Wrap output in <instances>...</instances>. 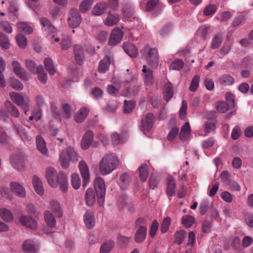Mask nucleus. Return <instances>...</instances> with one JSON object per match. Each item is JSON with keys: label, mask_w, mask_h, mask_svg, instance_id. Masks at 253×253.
Listing matches in <instances>:
<instances>
[{"label": "nucleus", "mask_w": 253, "mask_h": 253, "mask_svg": "<svg viewBox=\"0 0 253 253\" xmlns=\"http://www.w3.org/2000/svg\"><path fill=\"white\" fill-rule=\"evenodd\" d=\"M123 47L126 53L130 57H135L136 56L137 50L133 44L129 42L124 43Z\"/></svg>", "instance_id": "7c9ffc66"}, {"label": "nucleus", "mask_w": 253, "mask_h": 253, "mask_svg": "<svg viewBox=\"0 0 253 253\" xmlns=\"http://www.w3.org/2000/svg\"><path fill=\"white\" fill-rule=\"evenodd\" d=\"M130 178L127 173H123L119 178V184L122 189L126 188L129 185Z\"/></svg>", "instance_id": "4c0bfd02"}, {"label": "nucleus", "mask_w": 253, "mask_h": 253, "mask_svg": "<svg viewBox=\"0 0 253 253\" xmlns=\"http://www.w3.org/2000/svg\"><path fill=\"white\" fill-rule=\"evenodd\" d=\"M170 222L171 219L169 217L167 216L164 218L161 226V231L162 233H165L168 231Z\"/></svg>", "instance_id": "0e129e2a"}, {"label": "nucleus", "mask_w": 253, "mask_h": 253, "mask_svg": "<svg viewBox=\"0 0 253 253\" xmlns=\"http://www.w3.org/2000/svg\"><path fill=\"white\" fill-rule=\"evenodd\" d=\"M84 219L86 227L88 229L93 228L95 224V219L93 213L87 211L84 215Z\"/></svg>", "instance_id": "a211bd4d"}, {"label": "nucleus", "mask_w": 253, "mask_h": 253, "mask_svg": "<svg viewBox=\"0 0 253 253\" xmlns=\"http://www.w3.org/2000/svg\"><path fill=\"white\" fill-rule=\"evenodd\" d=\"M231 48V45L230 43H225L219 51V57L222 58L224 55L227 54Z\"/></svg>", "instance_id": "774afa93"}, {"label": "nucleus", "mask_w": 253, "mask_h": 253, "mask_svg": "<svg viewBox=\"0 0 253 253\" xmlns=\"http://www.w3.org/2000/svg\"><path fill=\"white\" fill-rule=\"evenodd\" d=\"M93 0H83L79 6V9L82 13H85L88 11L93 3Z\"/></svg>", "instance_id": "a19ab883"}, {"label": "nucleus", "mask_w": 253, "mask_h": 253, "mask_svg": "<svg viewBox=\"0 0 253 253\" xmlns=\"http://www.w3.org/2000/svg\"><path fill=\"white\" fill-rule=\"evenodd\" d=\"M17 26L20 32L25 34H30L33 32V27L26 22H18Z\"/></svg>", "instance_id": "c756f323"}, {"label": "nucleus", "mask_w": 253, "mask_h": 253, "mask_svg": "<svg viewBox=\"0 0 253 253\" xmlns=\"http://www.w3.org/2000/svg\"><path fill=\"white\" fill-rule=\"evenodd\" d=\"M166 182V194L169 197V200L171 201V197L175 195V180L172 177L169 176L167 179Z\"/></svg>", "instance_id": "f8f14e48"}, {"label": "nucleus", "mask_w": 253, "mask_h": 253, "mask_svg": "<svg viewBox=\"0 0 253 253\" xmlns=\"http://www.w3.org/2000/svg\"><path fill=\"white\" fill-rule=\"evenodd\" d=\"M16 42L20 48L25 49L27 45L26 38L22 34H18L16 37Z\"/></svg>", "instance_id": "8fccbe9b"}, {"label": "nucleus", "mask_w": 253, "mask_h": 253, "mask_svg": "<svg viewBox=\"0 0 253 253\" xmlns=\"http://www.w3.org/2000/svg\"><path fill=\"white\" fill-rule=\"evenodd\" d=\"M229 107L226 103L222 101H218L215 103V107L218 112L221 113L226 112Z\"/></svg>", "instance_id": "e2e57ef3"}, {"label": "nucleus", "mask_w": 253, "mask_h": 253, "mask_svg": "<svg viewBox=\"0 0 253 253\" xmlns=\"http://www.w3.org/2000/svg\"><path fill=\"white\" fill-rule=\"evenodd\" d=\"M0 45L3 48L8 49L10 43L7 36L0 32Z\"/></svg>", "instance_id": "de8ad7c7"}, {"label": "nucleus", "mask_w": 253, "mask_h": 253, "mask_svg": "<svg viewBox=\"0 0 253 253\" xmlns=\"http://www.w3.org/2000/svg\"><path fill=\"white\" fill-rule=\"evenodd\" d=\"M94 186L97 195L98 204L102 206L104 204L106 193V187L104 180L97 177L94 181Z\"/></svg>", "instance_id": "39448f33"}, {"label": "nucleus", "mask_w": 253, "mask_h": 253, "mask_svg": "<svg viewBox=\"0 0 253 253\" xmlns=\"http://www.w3.org/2000/svg\"><path fill=\"white\" fill-rule=\"evenodd\" d=\"M210 27L206 25H202L197 30L196 32L197 35L205 40L206 39Z\"/></svg>", "instance_id": "603ef678"}, {"label": "nucleus", "mask_w": 253, "mask_h": 253, "mask_svg": "<svg viewBox=\"0 0 253 253\" xmlns=\"http://www.w3.org/2000/svg\"><path fill=\"white\" fill-rule=\"evenodd\" d=\"M235 82L234 78L228 74L221 75L219 78V84L223 86L232 85Z\"/></svg>", "instance_id": "b1692460"}, {"label": "nucleus", "mask_w": 253, "mask_h": 253, "mask_svg": "<svg viewBox=\"0 0 253 253\" xmlns=\"http://www.w3.org/2000/svg\"><path fill=\"white\" fill-rule=\"evenodd\" d=\"M114 243L113 241H109L104 243L100 247V253H108L113 249Z\"/></svg>", "instance_id": "09e8293b"}, {"label": "nucleus", "mask_w": 253, "mask_h": 253, "mask_svg": "<svg viewBox=\"0 0 253 253\" xmlns=\"http://www.w3.org/2000/svg\"><path fill=\"white\" fill-rule=\"evenodd\" d=\"M0 216L3 220L7 222L11 221L13 219L12 212L9 210L5 208L0 210Z\"/></svg>", "instance_id": "58836bf2"}, {"label": "nucleus", "mask_w": 253, "mask_h": 253, "mask_svg": "<svg viewBox=\"0 0 253 253\" xmlns=\"http://www.w3.org/2000/svg\"><path fill=\"white\" fill-rule=\"evenodd\" d=\"M74 54L76 61L79 64H83L84 60V49L80 45L76 44L74 46Z\"/></svg>", "instance_id": "aec40b11"}, {"label": "nucleus", "mask_w": 253, "mask_h": 253, "mask_svg": "<svg viewBox=\"0 0 253 253\" xmlns=\"http://www.w3.org/2000/svg\"><path fill=\"white\" fill-rule=\"evenodd\" d=\"M154 122V117L153 114L148 113L141 123V128L145 134L148 132L152 128Z\"/></svg>", "instance_id": "6e6552de"}, {"label": "nucleus", "mask_w": 253, "mask_h": 253, "mask_svg": "<svg viewBox=\"0 0 253 253\" xmlns=\"http://www.w3.org/2000/svg\"><path fill=\"white\" fill-rule=\"evenodd\" d=\"M36 143L38 150L42 154H45L47 152L46 143L43 138L38 135L36 137Z\"/></svg>", "instance_id": "72a5a7b5"}, {"label": "nucleus", "mask_w": 253, "mask_h": 253, "mask_svg": "<svg viewBox=\"0 0 253 253\" xmlns=\"http://www.w3.org/2000/svg\"><path fill=\"white\" fill-rule=\"evenodd\" d=\"M135 103L134 101H126L124 102V111L126 113H129L134 108Z\"/></svg>", "instance_id": "13d9d810"}, {"label": "nucleus", "mask_w": 253, "mask_h": 253, "mask_svg": "<svg viewBox=\"0 0 253 253\" xmlns=\"http://www.w3.org/2000/svg\"><path fill=\"white\" fill-rule=\"evenodd\" d=\"M20 221L21 223L27 228L35 229L37 227L36 221L31 216L27 215L22 216Z\"/></svg>", "instance_id": "dca6fc26"}, {"label": "nucleus", "mask_w": 253, "mask_h": 253, "mask_svg": "<svg viewBox=\"0 0 253 253\" xmlns=\"http://www.w3.org/2000/svg\"><path fill=\"white\" fill-rule=\"evenodd\" d=\"M25 65L27 70L31 73L35 74L39 66H37L34 61L32 60H26Z\"/></svg>", "instance_id": "a18cd8bd"}, {"label": "nucleus", "mask_w": 253, "mask_h": 253, "mask_svg": "<svg viewBox=\"0 0 253 253\" xmlns=\"http://www.w3.org/2000/svg\"><path fill=\"white\" fill-rule=\"evenodd\" d=\"M13 70L16 75L20 78L28 81L30 79V77L27 73L23 70L20 64L16 61H13L12 63Z\"/></svg>", "instance_id": "4468645a"}, {"label": "nucleus", "mask_w": 253, "mask_h": 253, "mask_svg": "<svg viewBox=\"0 0 253 253\" xmlns=\"http://www.w3.org/2000/svg\"><path fill=\"white\" fill-rule=\"evenodd\" d=\"M119 21V17L118 14H112L109 13L105 21V24L108 26H112L116 24Z\"/></svg>", "instance_id": "ea45409f"}, {"label": "nucleus", "mask_w": 253, "mask_h": 253, "mask_svg": "<svg viewBox=\"0 0 253 253\" xmlns=\"http://www.w3.org/2000/svg\"><path fill=\"white\" fill-rule=\"evenodd\" d=\"M10 187L12 192L16 196L21 198H24L26 196L25 189L21 184L16 182H12L10 184Z\"/></svg>", "instance_id": "ddd939ff"}, {"label": "nucleus", "mask_w": 253, "mask_h": 253, "mask_svg": "<svg viewBox=\"0 0 253 253\" xmlns=\"http://www.w3.org/2000/svg\"><path fill=\"white\" fill-rule=\"evenodd\" d=\"M142 72L143 73L145 84L148 85L152 84L154 82V78L152 69L147 68L146 65H144L143 66Z\"/></svg>", "instance_id": "412c9836"}, {"label": "nucleus", "mask_w": 253, "mask_h": 253, "mask_svg": "<svg viewBox=\"0 0 253 253\" xmlns=\"http://www.w3.org/2000/svg\"><path fill=\"white\" fill-rule=\"evenodd\" d=\"M186 236V233L183 230L178 231L175 234L174 243L179 245L182 243Z\"/></svg>", "instance_id": "052dcab7"}, {"label": "nucleus", "mask_w": 253, "mask_h": 253, "mask_svg": "<svg viewBox=\"0 0 253 253\" xmlns=\"http://www.w3.org/2000/svg\"><path fill=\"white\" fill-rule=\"evenodd\" d=\"M45 176L48 184L53 188L60 186V190L66 192L68 188V182L66 175L62 172L57 173L52 167H48L45 170Z\"/></svg>", "instance_id": "f257e3e1"}, {"label": "nucleus", "mask_w": 253, "mask_h": 253, "mask_svg": "<svg viewBox=\"0 0 253 253\" xmlns=\"http://www.w3.org/2000/svg\"><path fill=\"white\" fill-rule=\"evenodd\" d=\"M139 176L142 181H145L148 176V168L147 165L143 164L139 168Z\"/></svg>", "instance_id": "49530a36"}, {"label": "nucleus", "mask_w": 253, "mask_h": 253, "mask_svg": "<svg viewBox=\"0 0 253 253\" xmlns=\"http://www.w3.org/2000/svg\"><path fill=\"white\" fill-rule=\"evenodd\" d=\"M9 96L11 101L20 107L25 104L27 101H31L28 96H24L22 93L14 91L10 92Z\"/></svg>", "instance_id": "0eeeda50"}, {"label": "nucleus", "mask_w": 253, "mask_h": 253, "mask_svg": "<svg viewBox=\"0 0 253 253\" xmlns=\"http://www.w3.org/2000/svg\"><path fill=\"white\" fill-rule=\"evenodd\" d=\"M44 65L46 70L50 75H53L55 73L56 70L53 65V61L51 59L46 58L44 61Z\"/></svg>", "instance_id": "79ce46f5"}, {"label": "nucleus", "mask_w": 253, "mask_h": 253, "mask_svg": "<svg viewBox=\"0 0 253 253\" xmlns=\"http://www.w3.org/2000/svg\"><path fill=\"white\" fill-rule=\"evenodd\" d=\"M89 113L87 107H82L76 113L75 120L77 123H82L86 119Z\"/></svg>", "instance_id": "5701e85b"}, {"label": "nucleus", "mask_w": 253, "mask_h": 253, "mask_svg": "<svg viewBox=\"0 0 253 253\" xmlns=\"http://www.w3.org/2000/svg\"><path fill=\"white\" fill-rule=\"evenodd\" d=\"M223 40V36L220 33L215 34L212 38L211 43V48L216 49L220 47Z\"/></svg>", "instance_id": "393cba45"}, {"label": "nucleus", "mask_w": 253, "mask_h": 253, "mask_svg": "<svg viewBox=\"0 0 253 253\" xmlns=\"http://www.w3.org/2000/svg\"><path fill=\"white\" fill-rule=\"evenodd\" d=\"M191 132V128L188 122H186L181 127L179 133L180 140L185 141L189 136Z\"/></svg>", "instance_id": "473e14b6"}, {"label": "nucleus", "mask_w": 253, "mask_h": 253, "mask_svg": "<svg viewBox=\"0 0 253 253\" xmlns=\"http://www.w3.org/2000/svg\"><path fill=\"white\" fill-rule=\"evenodd\" d=\"M107 5L105 2L97 3L93 8L92 13L96 16H100L103 14L106 10Z\"/></svg>", "instance_id": "cd10ccee"}, {"label": "nucleus", "mask_w": 253, "mask_h": 253, "mask_svg": "<svg viewBox=\"0 0 253 253\" xmlns=\"http://www.w3.org/2000/svg\"><path fill=\"white\" fill-rule=\"evenodd\" d=\"M93 139V133L90 130L87 131L82 138L81 146L83 149H86L91 144Z\"/></svg>", "instance_id": "2eb2a0df"}, {"label": "nucleus", "mask_w": 253, "mask_h": 253, "mask_svg": "<svg viewBox=\"0 0 253 253\" xmlns=\"http://www.w3.org/2000/svg\"><path fill=\"white\" fill-rule=\"evenodd\" d=\"M40 21L44 28V30L50 34L55 33L56 30L55 28L52 26L50 22L46 18L42 17L40 19Z\"/></svg>", "instance_id": "2f4dec72"}, {"label": "nucleus", "mask_w": 253, "mask_h": 253, "mask_svg": "<svg viewBox=\"0 0 253 253\" xmlns=\"http://www.w3.org/2000/svg\"><path fill=\"white\" fill-rule=\"evenodd\" d=\"M173 25L171 23H168L160 31V35L165 37L170 34L173 30Z\"/></svg>", "instance_id": "680f3d73"}, {"label": "nucleus", "mask_w": 253, "mask_h": 253, "mask_svg": "<svg viewBox=\"0 0 253 253\" xmlns=\"http://www.w3.org/2000/svg\"><path fill=\"white\" fill-rule=\"evenodd\" d=\"M123 36V32L120 29H115L110 35L109 40V44L116 45L121 41Z\"/></svg>", "instance_id": "9b49d317"}, {"label": "nucleus", "mask_w": 253, "mask_h": 253, "mask_svg": "<svg viewBox=\"0 0 253 253\" xmlns=\"http://www.w3.org/2000/svg\"><path fill=\"white\" fill-rule=\"evenodd\" d=\"M113 57L112 54L109 52L104 58L102 60L98 65V72L100 73H105L109 69L110 64L113 63Z\"/></svg>", "instance_id": "9d476101"}, {"label": "nucleus", "mask_w": 253, "mask_h": 253, "mask_svg": "<svg viewBox=\"0 0 253 253\" xmlns=\"http://www.w3.org/2000/svg\"><path fill=\"white\" fill-rule=\"evenodd\" d=\"M5 68V64L3 59L0 57V86L4 87L6 85V83L2 74Z\"/></svg>", "instance_id": "c03bdc74"}, {"label": "nucleus", "mask_w": 253, "mask_h": 253, "mask_svg": "<svg viewBox=\"0 0 253 253\" xmlns=\"http://www.w3.org/2000/svg\"><path fill=\"white\" fill-rule=\"evenodd\" d=\"M15 129L17 134L22 140L29 141L31 140V137L28 135L27 132L25 131V129L22 126L19 125H15Z\"/></svg>", "instance_id": "c85d7f7f"}, {"label": "nucleus", "mask_w": 253, "mask_h": 253, "mask_svg": "<svg viewBox=\"0 0 253 253\" xmlns=\"http://www.w3.org/2000/svg\"><path fill=\"white\" fill-rule=\"evenodd\" d=\"M32 182L36 192L41 196L43 195L44 189L41 179L35 175L33 177Z\"/></svg>", "instance_id": "f3484780"}, {"label": "nucleus", "mask_w": 253, "mask_h": 253, "mask_svg": "<svg viewBox=\"0 0 253 253\" xmlns=\"http://www.w3.org/2000/svg\"><path fill=\"white\" fill-rule=\"evenodd\" d=\"M4 105L11 115L15 118H18L20 112L18 109L9 101H6Z\"/></svg>", "instance_id": "f704fd0d"}, {"label": "nucleus", "mask_w": 253, "mask_h": 253, "mask_svg": "<svg viewBox=\"0 0 253 253\" xmlns=\"http://www.w3.org/2000/svg\"><path fill=\"white\" fill-rule=\"evenodd\" d=\"M195 222V218L191 215H186L182 217V223L186 228L190 227Z\"/></svg>", "instance_id": "3c124183"}, {"label": "nucleus", "mask_w": 253, "mask_h": 253, "mask_svg": "<svg viewBox=\"0 0 253 253\" xmlns=\"http://www.w3.org/2000/svg\"><path fill=\"white\" fill-rule=\"evenodd\" d=\"M68 24L70 27L75 28L80 26L82 18L77 9L71 8L68 12Z\"/></svg>", "instance_id": "423d86ee"}, {"label": "nucleus", "mask_w": 253, "mask_h": 253, "mask_svg": "<svg viewBox=\"0 0 253 253\" xmlns=\"http://www.w3.org/2000/svg\"><path fill=\"white\" fill-rule=\"evenodd\" d=\"M217 7L214 4H209L205 7L203 11L205 16L212 15L216 11Z\"/></svg>", "instance_id": "6e6d98bb"}, {"label": "nucleus", "mask_w": 253, "mask_h": 253, "mask_svg": "<svg viewBox=\"0 0 253 253\" xmlns=\"http://www.w3.org/2000/svg\"><path fill=\"white\" fill-rule=\"evenodd\" d=\"M118 161L117 158L112 154L103 156L99 164L100 171L103 175L111 173L117 167Z\"/></svg>", "instance_id": "f03ea898"}, {"label": "nucleus", "mask_w": 253, "mask_h": 253, "mask_svg": "<svg viewBox=\"0 0 253 253\" xmlns=\"http://www.w3.org/2000/svg\"><path fill=\"white\" fill-rule=\"evenodd\" d=\"M200 77L198 75L195 76L191 82L189 87L191 91L194 92L196 90L199 85Z\"/></svg>", "instance_id": "69168bd1"}, {"label": "nucleus", "mask_w": 253, "mask_h": 253, "mask_svg": "<svg viewBox=\"0 0 253 253\" xmlns=\"http://www.w3.org/2000/svg\"><path fill=\"white\" fill-rule=\"evenodd\" d=\"M183 65L184 63L181 59H176L171 63L170 69L175 70H179L182 69Z\"/></svg>", "instance_id": "338daca9"}, {"label": "nucleus", "mask_w": 253, "mask_h": 253, "mask_svg": "<svg viewBox=\"0 0 253 253\" xmlns=\"http://www.w3.org/2000/svg\"><path fill=\"white\" fill-rule=\"evenodd\" d=\"M71 184L75 189H78L81 185V179L78 174L74 173L71 176Z\"/></svg>", "instance_id": "864d4df0"}, {"label": "nucleus", "mask_w": 253, "mask_h": 253, "mask_svg": "<svg viewBox=\"0 0 253 253\" xmlns=\"http://www.w3.org/2000/svg\"><path fill=\"white\" fill-rule=\"evenodd\" d=\"M9 84L12 88L15 90H21L23 88L22 84L16 79L10 78Z\"/></svg>", "instance_id": "bf43d9fd"}, {"label": "nucleus", "mask_w": 253, "mask_h": 253, "mask_svg": "<svg viewBox=\"0 0 253 253\" xmlns=\"http://www.w3.org/2000/svg\"><path fill=\"white\" fill-rule=\"evenodd\" d=\"M173 94V89L172 84L170 82L166 83L164 88V97L168 102Z\"/></svg>", "instance_id": "bb28decb"}, {"label": "nucleus", "mask_w": 253, "mask_h": 253, "mask_svg": "<svg viewBox=\"0 0 253 253\" xmlns=\"http://www.w3.org/2000/svg\"><path fill=\"white\" fill-rule=\"evenodd\" d=\"M10 161L13 167L18 170L21 171L24 169L23 160L20 156L13 155L10 157Z\"/></svg>", "instance_id": "6ab92c4d"}, {"label": "nucleus", "mask_w": 253, "mask_h": 253, "mask_svg": "<svg viewBox=\"0 0 253 253\" xmlns=\"http://www.w3.org/2000/svg\"><path fill=\"white\" fill-rule=\"evenodd\" d=\"M147 229L138 228L134 235L135 241L137 243L143 242L146 239Z\"/></svg>", "instance_id": "a878e982"}, {"label": "nucleus", "mask_w": 253, "mask_h": 253, "mask_svg": "<svg viewBox=\"0 0 253 253\" xmlns=\"http://www.w3.org/2000/svg\"><path fill=\"white\" fill-rule=\"evenodd\" d=\"M22 250L25 253H37L38 249L32 241H25L22 245Z\"/></svg>", "instance_id": "4be33fe9"}, {"label": "nucleus", "mask_w": 253, "mask_h": 253, "mask_svg": "<svg viewBox=\"0 0 253 253\" xmlns=\"http://www.w3.org/2000/svg\"><path fill=\"white\" fill-rule=\"evenodd\" d=\"M44 219L47 225L51 228H54L56 226V220L52 213L46 211L44 212Z\"/></svg>", "instance_id": "e433bc0d"}, {"label": "nucleus", "mask_w": 253, "mask_h": 253, "mask_svg": "<svg viewBox=\"0 0 253 253\" xmlns=\"http://www.w3.org/2000/svg\"><path fill=\"white\" fill-rule=\"evenodd\" d=\"M85 199L88 206H92L95 200V194L92 189L88 188L85 193Z\"/></svg>", "instance_id": "c9c22d12"}, {"label": "nucleus", "mask_w": 253, "mask_h": 253, "mask_svg": "<svg viewBox=\"0 0 253 253\" xmlns=\"http://www.w3.org/2000/svg\"><path fill=\"white\" fill-rule=\"evenodd\" d=\"M143 52L145 53L146 58L148 64L152 69L156 68L158 65L159 55L156 48H151L150 46H145L143 49Z\"/></svg>", "instance_id": "20e7f679"}, {"label": "nucleus", "mask_w": 253, "mask_h": 253, "mask_svg": "<svg viewBox=\"0 0 253 253\" xmlns=\"http://www.w3.org/2000/svg\"><path fill=\"white\" fill-rule=\"evenodd\" d=\"M138 92V88L137 86H134L131 87L123 92V95L127 97H133L136 95Z\"/></svg>", "instance_id": "4d7b16f0"}, {"label": "nucleus", "mask_w": 253, "mask_h": 253, "mask_svg": "<svg viewBox=\"0 0 253 253\" xmlns=\"http://www.w3.org/2000/svg\"><path fill=\"white\" fill-rule=\"evenodd\" d=\"M79 169L84 179L83 186L86 187L90 181V173L87 164L84 161H81L79 164Z\"/></svg>", "instance_id": "1a4fd4ad"}, {"label": "nucleus", "mask_w": 253, "mask_h": 253, "mask_svg": "<svg viewBox=\"0 0 253 253\" xmlns=\"http://www.w3.org/2000/svg\"><path fill=\"white\" fill-rule=\"evenodd\" d=\"M50 209L53 211V212L59 217L62 215V212L59 204L54 201H51L50 203Z\"/></svg>", "instance_id": "5fc2aeb1"}, {"label": "nucleus", "mask_w": 253, "mask_h": 253, "mask_svg": "<svg viewBox=\"0 0 253 253\" xmlns=\"http://www.w3.org/2000/svg\"><path fill=\"white\" fill-rule=\"evenodd\" d=\"M60 160L62 167L65 169L67 168L70 161H77V153L73 147H68L65 151L61 152L60 155Z\"/></svg>", "instance_id": "7ed1b4c3"}, {"label": "nucleus", "mask_w": 253, "mask_h": 253, "mask_svg": "<svg viewBox=\"0 0 253 253\" xmlns=\"http://www.w3.org/2000/svg\"><path fill=\"white\" fill-rule=\"evenodd\" d=\"M38 75V78L39 81L42 84H45L47 81V76L42 66L40 65L37 69L36 73Z\"/></svg>", "instance_id": "37998d69"}]
</instances>
